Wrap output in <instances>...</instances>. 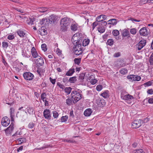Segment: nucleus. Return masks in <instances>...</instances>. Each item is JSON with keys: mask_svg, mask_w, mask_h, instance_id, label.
<instances>
[{"mask_svg": "<svg viewBox=\"0 0 153 153\" xmlns=\"http://www.w3.org/2000/svg\"><path fill=\"white\" fill-rule=\"evenodd\" d=\"M71 23V20L68 18L65 17L62 19L61 20V30L63 31L66 30L69 27Z\"/></svg>", "mask_w": 153, "mask_h": 153, "instance_id": "f257e3e1", "label": "nucleus"}, {"mask_svg": "<svg viewBox=\"0 0 153 153\" xmlns=\"http://www.w3.org/2000/svg\"><path fill=\"white\" fill-rule=\"evenodd\" d=\"M71 99L74 103L79 100L82 97V95L76 91H73L71 93Z\"/></svg>", "mask_w": 153, "mask_h": 153, "instance_id": "f03ea898", "label": "nucleus"}, {"mask_svg": "<svg viewBox=\"0 0 153 153\" xmlns=\"http://www.w3.org/2000/svg\"><path fill=\"white\" fill-rule=\"evenodd\" d=\"M81 44L75 45L73 48L74 53L77 56L81 55L82 53L83 50Z\"/></svg>", "mask_w": 153, "mask_h": 153, "instance_id": "7ed1b4c3", "label": "nucleus"}, {"mask_svg": "<svg viewBox=\"0 0 153 153\" xmlns=\"http://www.w3.org/2000/svg\"><path fill=\"white\" fill-rule=\"evenodd\" d=\"M16 116L22 121H24L27 118V113L24 110H22L17 112Z\"/></svg>", "mask_w": 153, "mask_h": 153, "instance_id": "20e7f679", "label": "nucleus"}, {"mask_svg": "<svg viewBox=\"0 0 153 153\" xmlns=\"http://www.w3.org/2000/svg\"><path fill=\"white\" fill-rule=\"evenodd\" d=\"M143 122L140 120H134L132 123L133 128H137L140 126Z\"/></svg>", "mask_w": 153, "mask_h": 153, "instance_id": "39448f33", "label": "nucleus"}, {"mask_svg": "<svg viewBox=\"0 0 153 153\" xmlns=\"http://www.w3.org/2000/svg\"><path fill=\"white\" fill-rule=\"evenodd\" d=\"M10 122V120L7 117H3L1 121L2 125L5 127L7 126L9 124Z\"/></svg>", "mask_w": 153, "mask_h": 153, "instance_id": "423d86ee", "label": "nucleus"}, {"mask_svg": "<svg viewBox=\"0 0 153 153\" xmlns=\"http://www.w3.org/2000/svg\"><path fill=\"white\" fill-rule=\"evenodd\" d=\"M43 115L45 119H51V114L50 110L47 109H45L43 112Z\"/></svg>", "mask_w": 153, "mask_h": 153, "instance_id": "0eeeda50", "label": "nucleus"}, {"mask_svg": "<svg viewBox=\"0 0 153 153\" xmlns=\"http://www.w3.org/2000/svg\"><path fill=\"white\" fill-rule=\"evenodd\" d=\"M33 75L30 72H26L24 74L23 76L26 80H30L32 79L33 77Z\"/></svg>", "mask_w": 153, "mask_h": 153, "instance_id": "6e6552de", "label": "nucleus"}, {"mask_svg": "<svg viewBox=\"0 0 153 153\" xmlns=\"http://www.w3.org/2000/svg\"><path fill=\"white\" fill-rule=\"evenodd\" d=\"M146 43L145 40H141L137 45V48L138 50H140L146 45Z\"/></svg>", "mask_w": 153, "mask_h": 153, "instance_id": "1a4fd4ad", "label": "nucleus"}, {"mask_svg": "<svg viewBox=\"0 0 153 153\" xmlns=\"http://www.w3.org/2000/svg\"><path fill=\"white\" fill-rule=\"evenodd\" d=\"M140 34L143 36H146L148 35L149 31L146 27L141 28L139 31Z\"/></svg>", "mask_w": 153, "mask_h": 153, "instance_id": "9d476101", "label": "nucleus"}, {"mask_svg": "<svg viewBox=\"0 0 153 153\" xmlns=\"http://www.w3.org/2000/svg\"><path fill=\"white\" fill-rule=\"evenodd\" d=\"M14 124L13 123H11L10 126L5 130V132L7 135H9L10 134L13 129Z\"/></svg>", "mask_w": 153, "mask_h": 153, "instance_id": "9b49d317", "label": "nucleus"}, {"mask_svg": "<svg viewBox=\"0 0 153 153\" xmlns=\"http://www.w3.org/2000/svg\"><path fill=\"white\" fill-rule=\"evenodd\" d=\"M38 59H36L35 61V63L38 66H42L44 64V60L40 56H39Z\"/></svg>", "mask_w": 153, "mask_h": 153, "instance_id": "f8f14e48", "label": "nucleus"}, {"mask_svg": "<svg viewBox=\"0 0 153 153\" xmlns=\"http://www.w3.org/2000/svg\"><path fill=\"white\" fill-rule=\"evenodd\" d=\"M106 15H101L97 17L96 18L97 21L98 22L103 21L105 20L106 19Z\"/></svg>", "mask_w": 153, "mask_h": 153, "instance_id": "ddd939ff", "label": "nucleus"}, {"mask_svg": "<svg viewBox=\"0 0 153 153\" xmlns=\"http://www.w3.org/2000/svg\"><path fill=\"white\" fill-rule=\"evenodd\" d=\"M32 55L33 57L34 58H38L39 56L36 51L35 48L34 47H33L31 51Z\"/></svg>", "mask_w": 153, "mask_h": 153, "instance_id": "4468645a", "label": "nucleus"}, {"mask_svg": "<svg viewBox=\"0 0 153 153\" xmlns=\"http://www.w3.org/2000/svg\"><path fill=\"white\" fill-rule=\"evenodd\" d=\"M133 100H134V98L133 96L129 94H127L126 96L123 99V100L127 101L126 102H128V103H130V102H128V101H129Z\"/></svg>", "mask_w": 153, "mask_h": 153, "instance_id": "2eb2a0df", "label": "nucleus"}, {"mask_svg": "<svg viewBox=\"0 0 153 153\" xmlns=\"http://www.w3.org/2000/svg\"><path fill=\"white\" fill-rule=\"evenodd\" d=\"M96 103L100 107H102L103 103H104V100L101 98H98L96 100Z\"/></svg>", "mask_w": 153, "mask_h": 153, "instance_id": "dca6fc26", "label": "nucleus"}, {"mask_svg": "<svg viewBox=\"0 0 153 153\" xmlns=\"http://www.w3.org/2000/svg\"><path fill=\"white\" fill-rule=\"evenodd\" d=\"M72 42L74 44H78L79 43V40L78 37L75 36V34H74L72 38Z\"/></svg>", "mask_w": 153, "mask_h": 153, "instance_id": "f3484780", "label": "nucleus"}, {"mask_svg": "<svg viewBox=\"0 0 153 153\" xmlns=\"http://www.w3.org/2000/svg\"><path fill=\"white\" fill-rule=\"evenodd\" d=\"M117 22V20L115 19H112L108 21V24L116 25Z\"/></svg>", "mask_w": 153, "mask_h": 153, "instance_id": "a211bd4d", "label": "nucleus"}, {"mask_svg": "<svg viewBox=\"0 0 153 153\" xmlns=\"http://www.w3.org/2000/svg\"><path fill=\"white\" fill-rule=\"evenodd\" d=\"M92 112L91 109L90 108H88L84 111V114L85 116L88 117L91 115Z\"/></svg>", "mask_w": 153, "mask_h": 153, "instance_id": "6ab92c4d", "label": "nucleus"}, {"mask_svg": "<svg viewBox=\"0 0 153 153\" xmlns=\"http://www.w3.org/2000/svg\"><path fill=\"white\" fill-rule=\"evenodd\" d=\"M129 31L127 29H125L123 30L122 32V35L123 36L126 37L129 36Z\"/></svg>", "mask_w": 153, "mask_h": 153, "instance_id": "aec40b11", "label": "nucleus"}, {"mask_svg": "<svg viewBox=\"0 0 153 153\" xmlns=\"http://www.w3.org/2000/svg\"><path fill=\"white\" fill-rule=\"evenodd\" d=\"M101 95L104 98H107L109 96V92L108 90L105 91L101 94Z\"/></svg>", "mask_w": 153, "mask_h": 153, "instance_id": "412c9836", "label": "nucleus"}, {"mask_svg": "<svg viewBox=\"0 0 153 153\" xmlns=\"http://www.w3.org/2000/svg\"><path fill=\"white\" fill-rule=\"evenodd\" d=\"M48 20L49 21L50 24L54 23L55 21V16L53 15H51L49 17Z\"/></svg>", "mask_w": 153, "mask_h": 153, "instance_id": "4be33fe9", "label": "nucleus"}, {"mask_svg": "<svg viewBox=\"0 0 153 153\" xmlns=\"http://www.w3.org/2000/svg\"><path fill=\"white\" fill-rule=\"evenodd\" d=\"M78 24L76 23H73L71 26V29L72 30L76 31L78 28Z\"/></svg>", "mask_w": 153, "mask_h": 153, "instance_id": "5701e85b", "label": "nucleus"}, {"mask_svg": "<svg viewBox=\"0 0 153 153\" xmlns=\"http://www.w3.org/2000/svg\"><path fill=\"white\" fill-rule=\"evenodd\" d=\"M74 72V68L71 69L66 73L65 75L67 76H71L72 75Z\"/></svg>", "mask_w": 153, "mask_h": 153, "instance_id": "b1692460", "label": "nucleus"}, {"mask_svg": "<svg viewBox=\"0 0 153 153\" xmlns=\"http://www.w3.org/2000/svg\"><path fill=\"white\" fill-rule=\"evenodd\" d=\"M127 94V93L126 91L124 90H122L121 92L120 97L123 100L125 96Z\"/></svg>", "mask_w": 153, "mask_h": 153, "instance_id": "393cba45", "label": "nucleus"}, {"mask_svg": "<svg viewBox=\"0 0 153 153\" xmlns=\"http://www.w3.org/2000/svg\"><path fill=\"white\" fill-rule=\"evenodd\" d=\"M18 34L21 37H23L25 34L23 31L19 30L17 31Z\"/></svg>", "mask_w": 153, "mask_h": 153, "instance_id": "a878e982", "label": "nucleus"}, {"mask_svg": "<svg viewBox=\"0 0 153 153\" xmlns=\"http://www.w3.org/2000/svg\"><path fill=\"white\" fill-rule=\"evenodd\" d=\"M90 40L89 39H84L82 42V45L86 46L88 45L89 43Z\"/></svg>", "mask_w": 153, "mask_h": 153, "instance_id": "bb28decb", "label": "nucleus"}, {"mask_svg": "<svg viewBox=\"0 0 153 153\" xmlns=\"http://www.w3.org/2000/svg\"><path fill=\"white\" fill-rule=\"evenodd\" d=\"M64 89L65 93L69 94L70 93L72 88L70 87H66Z\"/></svg>", "mask_w": 153, "mask_h": 153, "instance_id": "cd10ccee", "label": "nucleus"}, {"mask_svg": "<svg viewBox=\"0 0 153 153\" xmlns=\"http://www.w3.org/2000/svg\"><path fill=\"white\" fill-rule=\"evenodd\" d=\"M34 110L33 108L28 107L27 109V112L30 114H33V113Z\"/></svg>", "mask_w": 153, "mask_h": 153, "instance_id": "c85d7f7f", "label": "nucleus"}, {"mask_svg": "<svg viewBox=\"0 0 153 153\" xmlns=\"http://www.w3.org/2000/svg\"><path fill=\"white\" fill-rule=\"evenodd\" d=\"M35 19L33 18H30L27 21V23L28 25H32L33 23L35 21Z\"/></svg>", "mask_w": 153, "mask_h": 153, "instance_id": "c756f323", "label": "nucleus"}, {"mask_svg": "<svg viewBox=\"0 0 153 153\" xmlns=\"http://www.w3.org/2000/svg\"><path fill=\"white\" fill-rule=\"evenodd\" d=\"M76 80V77L74 76L71 77L69 79V82L70 83H74Z\"/></svg>", "mask_w": 153, "mask_h": 153, "instance_id": "7c9ffc66", "label": "nucleus"}, {"mask_svg": "<svg viewBox=\"0 0 153 153\" xmlns=\"http://www.w3.org/2000/svg\"><path fill=\"white\" fill-rule=\"evenodd\" d=\"M114 43V42L112 39H108L107 42V45L111 46L113 45Z\"/></svg>", "mask_w": 153, "mask_h": 153, "instance_id": "2f4dec72", "label": "nucleus"}, {"mask_svg": "<svg viewBox=\"0 0 153 153\" xmlns=\"http://www.w3.org/2000/svg\"><path fill=\"white\" fill-rule=\"evenodd\" d=\"M120 73L122 74H126L128 72L126 68H122L120 71Z\"/></svg>", "mask_w": 153, "mask_h": 153, "instance_id": "473e14b6", "label": "nucleus"}, {"mask_svg": "<svg viewBox=\"0 0 153 153\" xmlns=\"http://www.w3.org/2000/svg\"><path fill=\"white\" fill-rule=\"evenodd\" d=\"M40 34L42 36L45 35H46L47 33L46 30L44 28L42 29L41 30L39 31Z\"/></svg>", "mask_w": 153, "mask_h": 153, "instance_id": "72a5a7b5", "label": "nucleus"}, {"mask_svg": "<svg viewBox=\"0 0 153 153\" xmlns=\"http://www.w3.org/2000/svg\"><path fill=\"white\" fill-rule=\"evenodd\" d=\"M48 10V8L46 7H41L39 8L38 11L41 12H45L47 11Z\"/></svg>", "mask_w": 153, "mask_h": 153, "instance_id": "f704fd0d", "label": "nucleus"}, {"mask_svg": "<svg viewBox=\"0 0 153 153\" xmlns=\"http://www.w3.org/2000/svg\"><path fill=\"white\" fill-rule=\"evenodd\" d=\"M19 142H20L19 144H21L22 143H25L26 142V139L25 138H19L18 140Z\"/></svg>", "mask_w": 153, "mask_h": 153, "instance_id": "c9c22d12", "label": "nucleus"}, {"mask_svg": "<svg viewBox=\"0 0 153 153\" xmlns=\"http://www.w3.org/2000/svg\"><path fill=\"white\" fill-rule=\"evenodd\" d=\"M85 74L84 73L80 74L79 76V80L80 82H82L84 79Z\"/></svg>", "mask_w": 153, "mask_h": 153, "instance_id": "e433bc0d", "label": "nucleus"}, {"mask_svg": "<svg viewBox=\"0 0 153 153\" xmlns=\"http://www.w3.org/2000/svg\"><path fill=\"white\" fill-rule=\"evenodd\" d=\"M105 28L103 26L99 27L98 28V30L100 33H102L105 31Z\"/></svg>", "mask_w": 153, "mask_h": 153, "instance_id": "4c0bfd02", "label": "nucleus"}, {"mask_svg": "<svg viewBox=\"0 0 153 153\" xmlns=\"http://www.w3.org/2000/svg\"><path fill=\"white\" fill-rule=\"evenodd\" d=\"M81 60V58H75L74 59V62L76 64L79 65L80 62Z\"/></svg>", "mask_w": 153, "mask_h": 153, "instance_id": "58836bf2", "label": "nucleus"}, {"mask_svg": "<svg viewBox=\"0 0 153 153\" xmlns=\"http://www.w3.org/2000/svg\"><path fill=\"white\" fill-rule=\"evenodd\" d=\"M112 33L114 36H117L120 33L118 30H115L112 31Z\"/></svg>", "mask_w": 153, "mask_h": 153, "instance_id": "ea45409f", "label": "nucleus"}, {"mask_svg": "<svg viewBox=\"0 0 153 153\" xmlns=\"http://www.w3.org/2000/svg\"><path fill=\"white\" fill-rule=\"evenodd\" d=\"M133 153H145L142 149L135 150L133 151Z\"/></svg>", "mask_w": 153, "mask_h": 153, "instance_id": "a19ab883", "label": "nucleus"}, {"mask_svg": "<svg viewBox=\"0 0 153 153\" xmlns=\"http://www.w3.org/2000/svg\"><path fill=\"white\" fill-rule=\"evenodd\" d=\"M68 119V116H62L61 118V122H65Z\"/></svg>", "mask_w": 153, "mask_h": 153, "instance_id": "79ce46f5", "label": "nucleus"}, {"mask_svg": "<svg viewBox=\"0 0 153 153\" xmlns=\"http://www.w3.org/2000/svg\"><path fill=\"white\" fill-rule=\"evenodd\" d=\"M152 82L151 81H149L148 82L144 83L143 84V85L145 87L149 86H151L152 85Z\"/></svg>", "mask_w": 153, "mask_h": 153, "instance_id": "37998d69", "label": "nucleus"}, {"mask_svg": "<svg viewBox=\"0 0 153 153\" xmlns=\"http://www.w3.org/2000/svg\"><path fill=\"white\" fill-rule=\"evenodd\" d=\"M130 33L133 35H135L137 33V30L136 29L134 28L130 30Z\"/></svg>", "mask_w": 153, "mask_h": 153, "instance_id": "c03bdc74", "label": "nucleus"}, {"mask_svg": "<svg viewBox=\"0 0 153 153\" xmlns=\"http://www.w3.org/2000/svg\"><path fill=\"white\" fill-rule=\"evenodd\" d=\"M46 95L45 93H42L41 95V99L44 101H45V99L46 98Z\"/></svg>", "mask_w": 153, "mask_h": 153, "instance_id": "a18cd8bd", "label": "nucleus"}, {"mask_svg": "<svg viewBox=\"0 0 153 153\" xmlns=\"http://www.w3.org/2000/svg\"><path fill=\"white\" fill-rule=\"evenodd\" d=\"M53 116L54 118H57L59 115L58 113L56 111H53Z\"/></svg>", "mask_w": 153, "mask_h": 153, "instance_id": "49530a36", "label": "nucleus"}, {"mask_svg": "<svg viewBox=\"0 0 153 153\" xmlns=\"http://www.w3.org/2000/svg\"><path fill=\"white\" fill-rule=\"evenodd\" d=\"M66 103L67 105H70L72 103V100L70 98H68L66 100Z\"/></svg>", "mask_w": 153, "mask_h": 153, "instance_id": "de8ad7c7", "label": "nucleus"}, {"mask_svg": "<svg viewBox=\"0 0 153 153\" xmlns=\"http://www.w3.org/2000/svg\"><path fill=\"white\" fill-rule=\"evenodd\" d=\"M149 62L151 65H153V53L150 57Z\"/></svg>", "mask_w": 153, "mask_h": 153, "instance_id": "09e8293b", "label": "nucleus"}, {"mask_svg": "<svg viewBox=\"0 0 153 153\" xmlns=\"http://www.w3.org/2000/svg\"><path fill=\"white\" fill-rule=\"evenodd\" d=\"M41 48L42 50L44 51H45L47 50V48H46V45L45 44H43L42 45Z\"/></svg>", "mask_w": 153, "mask_h": 153, "instance_id": "8fccbe9b", "label": "nucleus"}, {"mask_svg": "<svg viewBox=\"0 0 153 153\" xmlns=\"http://www.w3.org/2000/svg\"><path fill=\"white\" fill-rule=\"evenodd\" d=\"M8 43L6 42H3L2 43V46L3 48H7L8 46Z\"/></svg>", "mask_w": 153, "mask_h": 153, "instance_id": "3c124183", "label": "nucleus"}, {"mask_svg": "<svg viewBox=\"0 0 153 153\" xmlns=\"http://www.w3.org/2000/svg\"><path fill=\"white\" fill-rule=\"evenodd\" d=\"M134 75H130L128 76L127 77L129 79L131 80L132 81H134Z\"/></svg>", "mask_w": 153, "mask_h": 153, "instance_id": "603ef678", "label": "nucleus"}, {"mask_svg": "<svg viewBox=\"0 0 153 153\" xmlns=\"http://www.w3.org/2000/svg\"><path fill=\"white\" fill-rule=\"evenodd\" d=\"M102 88V87L101 85H98L96 87L97 90L98 91H100Z\"/></svg>", "mask_w": 153, "mask_h": 153, "instance_id": "864d4df0", "label": "nucleus"}, {"mask_svg": "<svg viewBox=\"0 0 153 153\" xmlns=\"http://www.w3.org/2000/svg\"><path fill=\"white\" fill-rule=\"evenodd\" d=\"M57 85L60 88L62 89H65V86L59 82H58L57 83Z\"/></svg>", "mask_w": 153, "mask_h": 153, "instance_id": "5fc2aeb1", "label": "nucleus"}, {"mask_svg": "<svg viewBox=\"0 0 153 153\" xmlns=\"http://www.w3.org/2000/svg\"><path fill=\"white\" fill-rule=\"evenodd\" d=\"M134 81H139L141 79V77L138 76L134 75Z\"/></svg>", "mask_w": 153, "mask_h": 153, "instance_id": "6e6d98bb", "label": "nucleus"}, {"mask_svg": "<svg viewBox=\"0 0 153 153\" xmlns=\"http://www.w3.org/2000/svg\"><path fill=\"white\" fill-rule=\"evenodd\" d=\"M14 36L13 35H9L7 36V39L9 40H12L14 38Z\"/></svg>", "mask_w": 153, "mask_h": 153, "instance_id": "4d7b16f0", "label": "nucleus"}, {"mask_svg": "<svg viewBox=\"0 0 153 153\" xmlns=\"http://www.w3.org/2000/svg\"><path fill=\"white\" fill-rule=\"evenodd\" d=\"M47 22V19H46L45 18H44L42 19V20L40 22V23L42 25L44 24V23L46 22Z\"/></svg>", "mask_w": 153, "mask_h": 153, "instance_id": "13d9d810", "label": "nucleus"}, {"mask_svg": "<svg viewBox=\"0 0 153 153\" xmlns=\"http://www.w3.org/2000/svg\"><path fill=\"white\" fill-rule=\"evenodd\" d=\"M148 94H153V90L152 89L148 90L147 91Z\"/></svg>", "mask_w": 153, "mask_h": 153, "instance_id": "bf43d9fd", "label": "nucleus"}, {"mask_svg": "<svg viewBox=\"0 0 153 153\" xmlns=\"http://www.w3.org/2000/svg\"><path fill=\"white\" fill-rule=\"evenodd\" d=\"M97 82V80L96 79H92L91 81V82L92 85H94L96 84Z\"/></svg>", "mask_w": 153, "mask_h": 153, "instance_id": "052dcab7", "label": "nucleus"}, {"mask_svg": "<svg viewBox=\"0 0 153 153\" xmlns=\"http://www.w3.org/2000/svg\"><path fill=\"white\" fill-rule=\"evenodd\" d=\"M120 52H117L115 53L114 55V56L115 57H117L120 56Z\"/></svg>", "mask_w": 153, "mask_h": 153, "instance_id": "680f3d73", "label": "nucleus"}, {"mask_svg": "<svg viewBox=\"0 0 153 153\" xmlns=\"http://www.w3.org/2000/svg\"><path fill=\"white\" fill-rule=\"evenodd\" d=\"M34 126V124L33 123H30L28 125V127L30 128H33Z\"/></svg>", "mask_w": 153, "mask_h": 153, "instance_id": "e2e57ef3", "label": "nucleus"}, {"mask_svg": "<svg viewBox=\"0 0 153 153\" xmlns=\"http://www.w3.org/2000/svg\"><path fill=\"white\" fill-rule=\"evenodd\" d=\"M56 53L58 55H60L61 54V51L58 48H57L56 50Z\"/></svg>", "mask_w": 153, "mask_h": 153, "instance_id": "0e129e2a", "label": "nucleus"}, {"mask_svg": "<svg viewBox=\"0 0 153 153\" xmlns=\"http://www.w3.org/2000/svg\"><path fill=\"white\" fill-rule=\"evenodd\" d=\"M49 79L51 82L52 83V84H54L55 83L56 81L55 79H53L51 77H50Z\"/></svg>", "mask_w": 153, "mask_h": 153, "instance_id": "69168bd1", "label": "nucleus"}, {"mask_svg": "<svg viewBox=\"0 0 153 153\" xmlns=\"http://www.w3.org/2000/svg\"><path fill=\"white\" fill-rule=\"evenodd\" d=\"M148 0H141L140 1V3L142 4H145L146 3H148Z\"/></svg>", "mask_w": 153, "mask_h": 153, "instance_id": "338daca9", "label": "nucleus"}, {"mask_svg": "<svg viewBox=\"0 0 153 153\" xmlns=\"http://www.w3.org/2000/svg\"><path fill=\"white\" fill-rule=\"evenodd\" d=\"M148 102L150 104L153 103V98H149L148 100Z\"/></svg>", "mask_w": 153, "mask_h": 153, "instance_id": "774afa93", "label": "nucleus"}]
</instances>
